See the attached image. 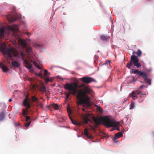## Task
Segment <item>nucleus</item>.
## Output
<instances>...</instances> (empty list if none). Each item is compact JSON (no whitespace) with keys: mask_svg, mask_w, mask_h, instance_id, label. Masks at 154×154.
<instances>
[{"mask_svg":"<svg viewBox=\"0 0 154 154\" xmlns=\"http://www.w3.org/2000/svg\"><path fill=\"white\" fill-rule=\"evenodd\" d=\"M64 88L67 90L68 93L66 94V99H68L70 94L75 95L78 100V105H84L87 107L91 105L90 98L88 94H91L93 92L92 90L88 86H85L82 84L78 85L77 82L72 83H67L64 85Z\"/></svg>","mask_w":154,"mask_h":154,"instance_id":"f257e3e1","label":"nucleus"},{"mask_svg":"<svg viewBox=\"0 0 154 154\" xmlns=\"http://www.w3.org/2000/svg\"><path fill=\"white\" fill-rule=\"evenodd\" d=\"M45 81L46 82H48L49 81V79L48 78H45Z\"/></svg>","mask_w":154,"mask_h":154,"instance_id":"4c0bfd02","label":"nucleus"},{"mask_svg":"<svg viewBox=\"0 0 154 154\" xmlns=\"http://www.w3.org/2000/svg\"><path fill=\"white\" fill-rule=\"evenodd\" d=\"M32 102H37V98L35 96H32Z\"/></svg>","mask_w":154,"mask_h":154,"instance_id":"393cba45","label":"nucleus"},{"mask_svg":"<svg viewBox=\"0 0 154 154\" xmlns=\"http://www.w3.org/2000/svg\"><path fill=\"white\" fill-rule=\"evenodd\" d=\"M138 72V70H135L134 69H132L131 70L130 72L131 73H134V74H137Z\"/></svg>","mask_w":154,"mask_h":154,"instance_id":"5701e85b","label":"nucleus"},{"mask_svg":"<svg viewBox=\"0 0 154 154\" xmlns=\"http://www.w3.org/2000/svg\"><path fill=\"white\" fill-rule=\"evenodd\" d=\"M116 137H117L118 138L122 136V133L121 132H119L115 134Z\"/></svg>","mask_w":154,"mask_h":154,"instance_id":"4be33fe9","label":"nucleus"},{"mask_svg":"<svg viewBox=\"0 0 154 154\" xmlns=\"http://www.w3.org/2000/svg\"><path fill=\"white\" fill-rule=\"evenodd\" d=\"M139 61L137 56L133 55L131 56L130 61L127 64L126 67L130 69L134 65L137 68H139L141 66V65Z\"/></svg>","mask_w":154,"mask_h":154,"instance_id":"7ed1b4c3","label":"nucleus"},{"mask_svg":"<svg viewBox=\"0 0 154 154\" xmlns=\"http://www.w3.org/2000/svg\"><path fill=\"white\" fill-rule=\"evenodd\" d=\"M144 81L147 83L149 84V85H151V80L150 79H148V78H145L144 79Z\"/></svg>","mask_w":154,"mask_h":154,"instance_id":"b1692460","label":"nucleus"},{"mask_svg":"<svg viewBox=\"0 0 154 154\" xmlns=\"http://www.w3.org/2000/svg\"><path fill=\"white\" fill-rule=\"evenodd\" d=\"M67 112H68V113L69 114V118L70 119H71V120L72 122L73 123V122H74L75 121L72 119V117H71V116H70V115L71 114V111L69 109H67Z\"/></svg>","mask_w":154,"mask_h":154,"instance_id":"dca6fc26","label":"nucleus"},{"mask_svg":"<svg viewBox=\"0 0 154 154\" xmlns=\"http://www.w3.org/2000/svg\"><path fill=\"white\" fill-rule=\"evenodd\" d=\"M22 59L23 60L24 63L25 64V66L31 71H32L33 69L32 68L31 64L29 61L27 60L26 59L24 58H22Z\"/></svg>","mask_w":154,"mask_h":154,"instance_id":"6e6552de","label":"nucleus"},{"mask_svg":"<svg viewBox=\"0 0 154 154\" xmlns=\"http://www.w3.org/2000/svg\"><path fill=\"white\" fill-rule=\"evenodd\" d=\"M30 117L29 116H27L26 117V122H28L30 120Z\"/></svg>","mask_w":154,"mask_h":154,"instance_id":"473e14b6","label":"nucleus"},{"mask_svg":"<svg viewBox=\"0 0 154 154\" xmlns=\"http://www.w3.org/2000/svg\"><path fill=\"white\" fill-rule=\"evenodd\" d=\"M100 38L102 40H106L107 39H109V37L103 35H101L100 36Z\"/></svg>","mask_w":154,"mask_h":154,"instance_id":"412c9836","label":"nucleus"},{"mask_svg":"<svg viewBox=\"0 0 154 154\" xmlns=\"http://www.w3.org/2000/svg\"><path fill=\"white\" fill-rule=\"evenodd\" d=\"M118 138L117 137H116L115 136V137L113 139L114 142H117V140Z\"/></svg>","mask_w":154,"mask_h":154,"instance_id":"c9c22d12","label":"nucleus"},{"mask_svg":"<svg viewBox=\"0 0 154 154\" xmlns=\"http://www.w3.org/2000/svg\"><path fill=\"white\" fill-rule=\"evenodd\" d=\"M98 109L100 112H101L103 111L102 108L100 106L98 107Z\"/></svg>","mask_w":154,"mask_h":154,"instance_id":"e433bc0d","label":"nucleus"},{"mask_svg":"<svg viewBox=\"0 0 154 154\" xmlns=\"http://www.w3.org/2000/svg\"><path fill=\"white\" fill-rule=\"evenodd\" d=\"M115 130L114 128L113 129H112V130H111V131H112L113 130Z\"/></svg>","mask_w":154,"mask_h":154,"instance_id":"49530a36","label":"nucleus"},{"mask_svg":"<svg viewBox=\"0 0 154 154\" xmlns=\"http://www.w3.org/2000/svg\"><path fill=\"white\" fill-rule=\"evenodd\" d=\"M8 32L12 31L13 35L15 36L18 37L17 36L18 33L19 32L18 26L17 25H13L11 26H8Z\"/></svg>","mask_w":154,"mask_h":154,"instance_id":"20e7f679","label":"nucleus"},{"mask_svg":"<svg viewBox=\"0 0 154 154\" xmlns=\"http://www.w3.org/2000/svg\"><path fill=\"white\" fill-rule=\"evenodd\" d=\"M81 80L84 83L89 84L94 81V79L91 77H85L80 78Z\"/></svg>","mask_w":154,"mask_h":154,"instance_id":"0eeeda50","label":"nucleus"},{"mask_svg":"<svg viewBox=\"0 0 154 154\" xmlns=\"http://www.w3.org/2000/svg\"><path fill=\"white\" fill-rule=\"evenodd\" d=\"M145 94H142L141 91H133L131 93V95L129 96H131L133 98V99L134 100L135 98L134 97H138L141 98L143 95Z\"/></svg>","mask_w":154,"mask_h":154,"instance_id":"423d86ee","label":"nucleus"},{"mask_svg":"<svg viewBox=\"0 0 154 154\" xmlns=\"http://www.w3.org/2000/svg\"><path fill=\"white\" fill-rule=\"evenodd\" d=\"M54 80V79L52 78H51L49 79V81L50 82H52L53 80Z\"/></svg>","mask_w":154,"mask_h":154,"instance_id":"ea45409f","label":"nucleus"},{"mask_svg":"<svg viewBox=\"0 0 154 154\" xmlns=\"http://www.w3.org/2000/svg\"><path fill=\"white\" fill-rule=\"evenodd\" d=\"M7 19L10 22H11L16 20L18 19V18L17 17H14L9 16L7 17Z\"/></svg>","mask_w":154,"mask_h":154,"instance_id":"f8f14e48","label":"nucleus"},{"mask_svg":"<svg viewBox=\"0 0 154 154\" xmlns=\"http://www.w3.org/2000/svg\"><path fill=\"white\" fill-rule=\"evenodd\" d=\"M20 44L23 46H26V44L25 43V42L22 40H20Z\"/></svg>","mask_w":154,"mask_h":154,"instance_id":"c756f323","label":"nucleus"},{"mask_svg":"<svg viewBox=\"0 0 154 154\" xmlns=\"http://www.w3.org/2000/svg\"><path fill=\"white\" fill-rule=\"evenodd\" d=\"M52 106L55 110H57L59 108V106L57 104H53Z\"/></svg>","mask_w":154,"mask_h":154,"instance_id":"aec40b11","label":"nucleus"},{"mask_svg":"<svg viewBox=\"0 0 154 154\" xmlns=\"http://www.w3.org/2000/svg\"><path fill=\"white\" fill-rule=\"evenodd\" d=\"M82 109V110H83V111H85V109H84V108H83Z\"/></svg>","mask_w":154,"mask_h":154,"instance_id":"a18cd8bd","label":"nucleus"},{"mask_svg":"<svg viewBox=\"0 0 154 154\" xmlns=\"http://www.w3.org/2000/svg\"><path fill=\"white\" fill-rule=\"evenodd\" d=\"M0 67L2 68L4 72H8L9 69L7 68V67L5 66L3 63H0Z\"/></svg>","mask_w":154,"mask_h":154,"instance_id":"4468645a","label":"nucleus"},{"mask_svg":"<svg viewBox=\"0 0 154 154\" xmlns=\"http://www.w3.org/2000/svg\"><path fill=\"white\" fill-rule=\"evenodd\" d=\"M37 75H38L39 77H40V78H43L44 76L42 74V73L41 71L39 73L37 74Z\"/></svg>","mask_w":154,"mask_h":154,"instance_id":"7c9ffc66","label":"nucleus"},{"mask_svg":"<svg viewBox=\"0 0 154 154\" xmlns=\"http://www.w3.org/2000/svg\"><path fill=\"white\" fill-rule=\"evenodd\" d=\"M12 100V99L11 98H10L9 100V102H11Z\"/></svg>","mask_w":154,"mask_h":154,"instance_id":"c03bdc74","label":"nucleus"},{"mask_svg":"<svg viewBox=\"0 0 154 154\" xmlns=\"http://www.w3.org/2000/svg\"><path fill=\"white\" fill-rule=\"evenodd\" d=\"M84 133L85 134L88 138H93V137L91 135H89L88 130L87 128H85L84 130Z\"/></svg>","mask_w":154,"mask_h":154,"instance_id":"2eb2a0df","label":"nucleus"},{"mask_svg":"<svg viewBox=\"0 0 154 154\" xmlns=\"http://www.w3.org/2000/svg\"><path fill=\"white\" fill-rule=\"evenodd\" d=\"M101 121L102 122L104 125L106 127H115V129L117 131L120 130L119 128L118 127V125L119 124V122L115 121H112L107 117H105L103 118H102L101 119Z\"/></svg>","mask_w":154,"mask_h":154,"instance_id":"f03ea898","label":"nucleus"},{"mask_svg":"<svg viewBox=\"0 0 154 154\" xmlns=\"http://www.w3.org/2000/svg\"><path fill=\"white\" fill-rule=\"evenodd\" d=\"M31 121H29L28 122H27V123H25L24 125L26 127H28L30 125V124L31 123Z\"/></svg>","mask_w":154,"mask_h":154,"instance_id":"2f4dec72","label":"nucleus"},{"mask_svg":"<svg viewBox=\"0 0 154 154\" xmlns=\"http://www.w3.org/2000/svg\"><path fill=\"white\" fill-rule=\"evenodd\" d=\"M73 124L75 125L80 126L82 125V123L80 122H76L75 121L74 122H73Z\"/></svg>","mask_w":154,"mask_h":154,"instance_id":"a878e982","label":"nucleus"},{"mask_svg":"<svg viewBox=\"0 0 154 154\" xmlns=\"http://www.w3.org/2000/svg\"><path fill=\"white\" fill-rule=\"evenodd\" d=\"M93 120L95 123V126L96 128L97 127V126L100 124V119L94 117Z\"/></svg>","mask_w":154,"mask_h":154,"instance_id":"ddd939ff","label":"nucleus"},{"mask_svg":"<svg viewBox=\"0 0 154 154\" xmlns=\"http://www.w3.org/2000/svg\"><path fill=\"white\" fill-rule=\"evenodd\" d=\"M135 53H136L138 57H140L141 55L142 52L140 50L138 49L137 51V52H135L134 51H133V54H134Z\"/></svg>","mask_w":154,"mask_h":154,"instance_id":"f3484780","label":"nucleus"},{"mask_svg":"<svg viewBox=\"0 0 154 154\" xmlns=\"http://www.w3.org/2000/svg\"><path fill=\"white\" fill-rule=\"evenodd\" d=\"M5 118V113L3 112L0 113V121H2Z\"/></svg>","mask_w":154,"mask_h":154,"instance_id":"6ab92c4d","label":"nucleus"},{"mask_svg":"<svg viewBox=\"0 0 154 154\" xmlns=\"http://www.w3.org/2000/svg\"><path fill=\"white\" fill-rule=\"evenodd\" d=\"M36 67L38 68V69H42V68L41 67H40V66H39V65H37V66H36Z\"/></svg>","mask_w":154,"mask_h":154,"instance_id":"a19ab883","label":"nucleus"},{"mask_svg":"<svg viewBox=\"0 0 154 154\" xmlns=\"http://www.w3.org/2000/svg\"><path fill=\"white\" fill-rule=\"evenodd\" d=\"M33 64H34V65L35 66H37V65H38V64H37V63H36V62H33Z\"/></svg>","mask_w":154,"mask_h":154,"instance_id":"79ce46f5","label":"nucleus"},{"mask_svg":"<svg viewBox=\"0 0 154 154\" xmlns=\"http://www.w3.org/2000/svg\"><path fill=\"white\" fill-rule=\"evenodd\" d=\"M23 104L24 106H26V109L23 110L22 114L25 116L27 115V109L30 107V103L28 102V98H26L23 101Z\"/></svg>","mask_w":154,"mask_h":154,"instance_id":"39448f33","label":"nucleus"},{"mask_svg":"<svg viewBox=\"0 0 154 154\" xmlns=\"http://www.w3.org/2000/svg\"><path fill=\"white\" fill-rule=\"evenodd\" d=\"M32 49L31 48H27L26 50L27 53L29 54V52Z\"/></svg>","mask_w":154,"mask_h":154,"instance_id":"f704fd0d","label":"nucleus"},{"mask_svg":"<svg viewBox=\"0 0 154 154\" xmlns=\"http://www.w3.org/2000/svg\"><path fill=\"white\" fill-rule=\"evenodd\" d=\"M110 63V61L109 60H106L105 63L103 64L102 65H106L109 64Z\"/></svg>","mask_w":154,"mask_h":154,"instance_id":"72a5a7b5","label":"nucleus"},{"mask_svg":"<svg viewBox=\"0 0 154 154\" xmlns=\"http://www.w3.org/2000/svg\"><path fill=\"white\" fill-rule=\"evenodd\" d=\"M134 102H131L130 104V109H133L134 106Z\"/></svg>","mask_w":154,"mask_h":154,"instance_id":"bb28decb","label":"nucleus"},{"mask_svg":"<svg viewBox=\"0 0 154 154\" xmlns=\"http://www.w3.org/2000/svg\"><path fill=\"white\" fill-rule=\"evenodd\" d=\"M143 100H142V101H139V102H141L142 101H143Z\"/></svg>","mask_w":154,"mask_h":154,"instance_id":"de8ad7c7","label":"nucleus"},{"mask_svg":"<svg viewBox=\"0 0 154 154\" xmlns=\"http://www.w3.org/2000/svg\"><path fill=\"white\" fill-rule=\"evenodd\" d=\"M36 104L38 106H39L41 108H43V106L42 104V103H40L39 101H37V102H36Z\"/></svg>","mask_w":154,"mask_h":154,"instance_id":"c85d7f7f","label":"nucleus"},{"mask_svg":"<svg viewBox=\"0 0 154 154\" xmlns=\"http://www.w3.org/2000/svg\"><path fill=\"white\" fill-rule=\"evenodd\" d=\"M144 85H141V86H140V88H143V87H144Z\"/></svg>","mask_w":154,"mask_h":154,"instance_id":"37998d69","label":"nucleus"},{"mask_svg":"<svg viewBox=\"0 0 154 154\" xmlns=\"http://www.w3.org/2000/svg\"><path fill=\"white\" fill-rule=\"evenodd\" d=\"M20 56L21 57H23H23L24 56V54L23 53V52H21L20 53Z\"/></svg>","mask_w":154,"mask_h":154,"instance_id":"58836bf2","label":"nucleus"},{"mask_svg":"<svg viewBox=\"0 0 154 154\" xmlns=\"http://www.w3.org/2000/svg\"><path fill=\"white\" fill-rule=\"evenodd\" d=\"M50 74V73L48 72V71L46 69L44 70V75L45 76H47L48 75H49Z\"/></svg>","mask_w":154,"mask_h":154,"instance_id":"cd10ccee","label":"nucleus"},{"mask_svg":"<svg viewBox=\"0 0 154 154\" xmlns=\"http://www.w3.org/2000/svg\"><path fill=\"white\" fill-rule=\"evenodd\" d=\"M12 65L16 67H18L20 66L19 63L16 61L12 62Z\"/></svg>","mask_w":154,"mask_h":154,"instance_id":"a211bd4d","label":"nucleus"},{"mask_svg":"<svg viewBox=\"0 0 154 154\" xmlns=\"http://www.w3.org/2000/svg\"><path fill=\"white\" fill-rule=\"evenodd\" d=\"M90 115L89 113H85L82 115V118L84 123L85 124H87L91 120L88 118V117Z\"/></svg>","mask_w":154,"mask_h":154,"instance_id":"1a4fd4ad","label":"nucleus"},{"mask_svg":"<svg viewBox=\"0 0 154 154\" xmlns=\"http://www.w3.org/2000/svg\"><path fill=\"white\" fill-rule=\"evenodd\" d=\"M39 90L40 92L42 94L46 91V88L44 83H41L39 86Z\"/></svg>","mask_w":154,"mask_h":154,"instance_id":"9b49d317","label":"nucleus"},{"mask_svg":"<svg viewBox=\"0 0 154 154\" xmlns=\"http://www.w3.org/2000/svg\"><path fill=\"white\" fill-rule=\"evenodd\" d=\"M137 75H138L139 76H141L144 79L148 77V75L146 73L139 70H138Z\"/></svg>","mask_w":154,"mask_h":154,"instance_id":"9d476101","label":"nucleus"}]
</instances>
